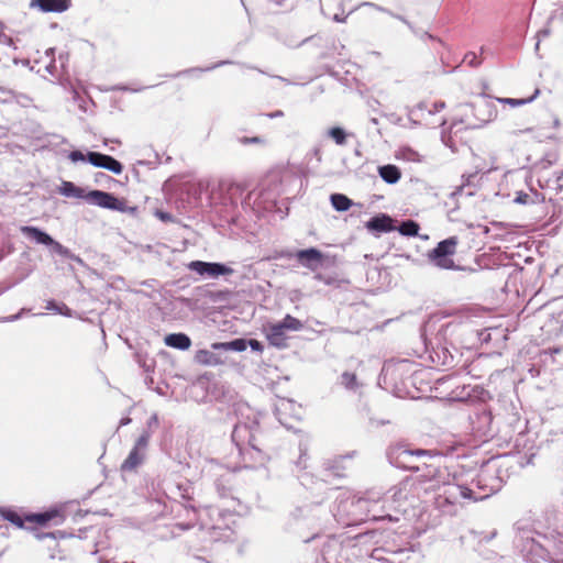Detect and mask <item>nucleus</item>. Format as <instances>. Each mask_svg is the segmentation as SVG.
Here are the masks:
<instances>
[{"label":"nucleus","mask_w":563,"mask_h":563,"mask_svg":"<svg viewBox=\"0 0 563 563\" xmlns=\"http://www.w3.org/2000/svg\"><path fill=\"white\" fill-rule=\"evenodd\" d=\"M428 452L424 450H408L405 448H396L389 452L390 463L397 467L416 470L419 472L416 482L424 492H439L437 503L440 507L444 505H456L457 500L449 497V487L459 486L460 478L451 474L446 467H442L435 462L426 463L423 466L410 465L413 456H423Z\"/></svg>","instance_id":"1"},{"label":"nucleus","mask_w":563,"mask_h":563,"mask_svg":"<svg viewBox=\"0 0 563 563\" xmlns=\"http://www.w3.org/2000/svg\"><path fill=\"white\" fill-rule=\"evenodd\" d=\"M239 421L232 431V441L245 462L263 465L267 456L264 452L263 433L260 429V412L246 404L236 408Z\"/></svg>","instance_id":"2"},{"label":"nucleus","mask_w":563,"mask_h":563,"mask_svg":"<svg viewBox=\"0 0 563 563\" xmlns=\"http://www.w3.org/2000/svg\"><path fill=\"white\" fill-rule=\"evenodd\" d=\"M498 473V466L494 460L489 461L481 467L470 484H464L460 479L459 486H450L448 490L449 497L457 500V504L461 499L484 500L501 489L503 478Z\"/></svg>","instance_id":"3"},{"label":"nucleus","mask_w":563,"mask_h":563,"mask_svg":"<svg viewBox=\"0 0 563 563\" xmlns=\"http://www.w3.org/2000/svg\"><path fill=\"white\" fill-rule=\"evenodd\" d=\"M461 123L467 129H479L493 121L497 115L495 101L487 96H481L472 103L465 104Z\"/></svg>","instance_id":"4"},{"label":"nucleus","mask_w":563,"mask_h":563,"mask_svg":"<svg viewBox=\"0 0 563 563\" xmlns=\"http://www.w3.org/2000/svg\"><path fill=\"white\" fill-rule=\"evenodd\" d=\"M194 486L192 483L186 478H179L177 481H169L165 484V492L169 498L181 499L187 504L184 505L185 510L189 517L190 523L181 526L183 529H189L194 526V521L197 520V509L191 501L194 500Z\"/></svg>","instance_id":"5"},{"label":"nucleus","mask_w":563,"mask_h":563,"mask_svg":"<svg viewBox=\"0 0 563 563\" xmlns=\"http://www.w3.org/2000/svg\"><path fill=\"white\" fill-rule=\"evenodd\" d=\"M457 244L456 236H450L439 242L427 255L429 263L440 269H459L453 260Z\"/></svg>","instance_id":"6"},{"label":"nucleus","mask_w":563,"mask_h":563,"mask_svg":"<svg viewBox=\"0 0 563 563\" xmlns=\"http://www.w3.org/2000/svg\"><path fill=\"white\" fill-rule=\"evenodd\" d=\"M21 232L24 236H26L30 240H33L37 244L49 246L52 252L63 257H67L71 261H75L79 264H82V260L78 255L71 253L69 249L65 247L59 242L55 241L49 234L42 231L41 229L36 227L25 225L21 227Z\"/></svg>","instance_id":"7"},{"label":"nucleus","mask_w":563,"mask_h":563,"mask_svg":"<svg viewBox=\"0 0 563 563\" xmlns=\"http://www.w3.org/2000/svg\"><path fill=\"white\" fill-rule=\"evenodd\" d=\"M150 439L151 431H143L130 451L128 457L122 463V472H134L144 462Z\"/></svg>","instance_id":"8"},{"label":"nucleus","mask_w":563,"mask_h":563,"mask_svg":"<svg viewBox=\"0 0 563 563\" xmlns=\"http://www.w3.org/2000/svg\"><path fill=\"white\" fill-rule=\"evenodd\" d=\"M380 494L378 493H368L364 497L353 498L351 505L355 508L353 511L354 515H364L365 517H371L373 520L387 519L389 521H396L397 518H394L390 515L386 516H376L375 514L371 515L372 506L377 504L380 500Z\"/></svg>","instance_id":"9"},{"label":"nucleus","mask_w":563,"mask_h":563,"mask_svg":"<svg viewBox=\"0 0 563 563\" xmlns=\"http://www.w3.org/2000/svg\"><path fill=\"white\" fill-rule=\"evenodd\" d=\"M188 268L201 276L217 278L221 275H231L233 269L221 263H210L202 261H192L188 264Z\"/></svg>","instance_id":"10"},{"label":"nucleus","mask_w":563,"mask_h":563,"mask_svg":"<svg viewBox=\"0 0 563 563\" xmlns=\"http://www.w3.org/2000/svg\"><path fill=\"white\" fill-rule=\"evenodd\" d=\"M86 200L100 208L122 211L124 209V202L119 200L110 192L101 190H91L86 195Z\"/></svg>","instance_id":"11"},{"label":"nucleus","mask_w":563,"mask_h":563,"mask_svg":"<svg viewBox=\"0 0 563 563\" xmlns=\"http://www.w3.org/2000/svg\"><path fill=\"white\" fill-rule=\"evenodd\" d=\"M70 5L69 0H32L31 7H37L43 12H64Z\"/></svg>","instance_id":"12"},{"label":"nucleus","mask_w":563,"mask_h":563,"mask_svg":"<svg viewBox=\"0 0 563 563\" xmlns=\"http://www.w3.org/2000/svg\"><path fill=\"white\" fill-rule=\"evenodd\" d=\"M366 228L368 231L377 233L390 232L394 230L393 220L387 214L373 217L366 222Z\"/></svg>","instance_id":"13"},{"label":"nucleus","mask_w":563,"mask_h":563,"mask_svg":"<svg viewBox=\"0 0 563 563\" xmlns=\"http://www.w3.org/2000/svg\"><path fill=\"white\" fill-rule=\"evenodd\" d=\"M407 365L408 363L406 361H401L398 364L385 365L382 369L379 379L385 384H391L398 377L402 376L405 372H407L405 368Z\"/></svg>","instance_id":"14"},{"label":"nucleus","mask_w":563,"mask_h":563,"mask_svg":"<svg viewBox=\"0 0 563 563\" xmlns=\"http://www.w3.org/2000/svg\"><path fill=\"white\" fill-rule=\"evenodd\" d=\"M268 342L276 347L286 346L285 330L279 323L268 324L265 329Z\"/></svg>","instance_id":"15"},{"label":"nucleus","mask_w":563,"mask_h":563,"mask_svg":"<svg viewBox=\"0 0 563 563\" xmlns=\"http://www.w3.org/2000/svg\"><path fill=\"white\" fill-rule=\"evenodd\" d=\"M545 197L543 194L531 189L529 192L517 191L514 202L518 205H540L544 203Z\"/></svg>","instance_id":"16"},{"label":"nucleus","mask_w":563,"mask_h":563,"mask_svg":"<svg viewBox=\"0 0 563 563\" xmlns=\"http://www.w3.org/2000/svg\"><path fill=\"white\" fill-rule=\"evenodd\" d=\"M164 342L167 346L177 350H188L191 345L190 338L185 333H172L165 336Z\"/></svg>","instance_id":"17"},{"label":"nucleus","mask_w":563,"mask_h":563,"mask_svg":"<svg viewBox=\"0 0 563 563\" xmlns=\"http://www.w3.org/2000/svg\"><path fill=\"white\" fill-rule=\"evenodd\" d=\"M298 261L306 267L313 268L312 262H319L322 258V253L317 249L301 250L297 253Z\"/></svg>","instance_id":"18"},{"label":"nucleus","mask_w":563,"mask_h":563,"mask_svg":"<svg viewBox=\"0 0 563 563\" xmlns=\"http://www.w3.org/2000/svg\"><path fill=\"white\" fill-rule=\"evenodd\" d=\"M339 550L340 543L336 540L332 539L328 541L321 550L323 563H338L336 553L339 552Z\"/></svg>","instance_id":"19"},{"label":"nucleus","mask_w":563,"mask_h":563,"mask_svg":"<svg viewBox=\"0 0 563 563\" xmlns=\"http://www.w3.org/2000/svg\"><path fill=\"white\" fill-rule=\"evenodd\" d=\"M378 174L384 181L390 185L396 184L401 177L399 168L390 164L380 166L378 168Z\"/></svg>","instance_id":"20"},{"label":"nucleus","mask_w":563,"mask_h":563,"mask_svg":"<svg viewBox=\"0 0 563 563\" xmlns=\"http://www.w3.org/2000/svg\"><path fill=\"white\" fill-rule=\"evenodd\" d=\"M247 341L245 339H235L230 342L224 343H214L212 345L213 349L218 350H224V351H235V352H242L246 350Z\"/></svg>","instance_id":"21"},{"label":"nucleus","mask_w":563,"mask_h":563,"mask_svg":"<svg viewBox=\"0 0 563 563\" xmlns=\"http://www.w3.org/2000/svg\"><path fill=\"white\" fill-rule=\"evenodd\" d=\"M332 207L336 211H346L353 205V201L343 194H332L330 197Z\"/></svg>","instance_id":"22"},{"label":"nucleus","mask_w":563,"mask_h":563,"mask_svg":"<svg viewBox=\"0 0 563 563\" xmlns=\"http://www.w3.org/2000/svg\"><path fill=\"white\" fill-rule=\"evenodd\" d=\"M60 194L65 197H74V198H86L84 189L75 186L70 181H63L60 187Z\"/></svg>","instance_id":"23"},{"label":"nucleus","mask_w":563,"mask_h":563,"mask_svg":"<svg viewBox=\"0 0 563 563\" xmlns=\"http://www.w3.org/2000/svg\"><path fill=\"white\" fill-rule=\"evenodd\" d=\"M196 360L200 364L210 365V366L217 365L220 363L219 357L214 353L207 351V350L198 351L196 354Z\"/></svg>","instance_id":"24"},{"label":"nucleus","mask_w":563,"mask_h":563,"mask_svg":"<svg viewBox=\"0 0 563 563\" xmlns=\"http://www.w3.org/2000/svg\"><path fill=\"white\" fill-rule=\"evenodd\" d=\"M539 89L534 90V93L531 97L528 98H520V99H514V98H497L496 101L499 103L509 104L511 107H519L527 103L532 102L539 95Z\"/></svg>","instance_id":"25"},{"label":"nucleus","mask_w":563,"mask_h":563,"mask_svg":"<svg viewBox=\"0 0 563 563\" xmlns=\"http://www.w3.org/2000/svg\"><path fill=\"white\" fill-rule=\"evenodd\" d=\"M327 135L331 137L336 145L342 146L346 143V139L350 134L344 129L334 126L328 130Z\"/></svg>","instance_id":"26"},{"label":"nucleus","mask_w":563,"mask_h":563,"mask_svg":"<svg viewBox=\"0 0 563 563\" xmlns=\"http://www.w3.org/2000/svg\"><path fill=\"white\" fill-rule=\"evenodd\" d=\"M56 516H57V511H46V512H42V514L29 515L25 517V520L43 526Z\"/></svg>","instance_id":"27"},{"label":"nucleus","mask_w":563,"mask_h":563,"mask_svg":"<svg viewBox=\"0 0 563 563\" xmlns=\"http://www.w3.org/2000/svg\"><path fill=\"white\" fill-rule=\"evenodd\" d=\"M294 407V402L291 400H288V399H282L277 405H276V416L278 417V420L284 426H287V420L286 418L284 417L285 413Z\"/></svg>","instance_id":"28"},{"label":"nucleus","mask_w":563,"mask_h":563,"mask_svg":"<svg viewBox=\"0 0 563 563\" xmlns=\"http://www.w3.org/2000/svg\"><path fill=\"white\" fill-rule=\"evenodd\" d=\"M0 514L3 519L10 521L12 525L16 526L18 528H23L24 520L16 511L3 508L0 510Z\"/></svg>","instance_id":"29"},{"label":"nucleus","mask_w":563,"mask_h":563,"mask_svg":"<svg viewBox=\"0 0 563 563\" xmlns=\"http://www.w3.org/2000/svg\"><path fill=\"white\" fill-rule=\"evenodd\" d=\"M419 224L412 220L404 221L398 231L400 234L406 236H416L419 232Z\"/></svg>","instance_id":"30"},{"label":"nucleus","mask_w":563,"mask_h":563,"mask_svg":"<svg viewBox=\"0 0 563 563\" xmlns=\"http://www.w3.org/2000/svg\"><path fill=\"white\" fill-rule=\"evenodd\" d=\"M278 323L284 330L298 331L302 328L301 321L290 314H286V317Z\"/></svg>","instance_id":"31"},{"label":"nucleus","mask_w":563,"mask_h":563,"mask_svg":"<svg viewBox=\"0 0 563 563\" xmlns=\"http://www.w3.org/2000/svg\"><path fill=\"white\" fill-rule=\"evenodd\" d=\"M559 161V155L555 152L547 153L537 164L536 167L540 169H548Z\"/></svg>","instance_id":"32"},{"label":"nucleus","mask_w":563,"mask_h":563,"mask_svg":"<svg viewBox=\"0 0 563 563\" xmlns=\"http://www.w3.org/2000/svg\"><path fill=\"white\" fill-rule=\"evenodd\" d=\"M102 168L108 169L117 175L121 174L123 170L122 164L109 155H106V159H104Z\"/></svg>","instance_id":"33"},{"label":"nucleus","mask_w":563,"mask_h":563,"mask_svg":"<svg viewBox=\"0 0 563 563\" xmlns=\"http://www.w3.org/2000/svg\"><path fill=\"white\" fill-rule=\"evenodd\" d=\"M341 384L350 390H355L358 387L356 375L353 373L344 372L341 375Z\"/></svg>","instance_id":"34"},{"label":"nucleus","mask_w":563,"mask_h":563,"mask_svg":"<svg viewBox=\"0 0 563 563\" xmlns=\"http://www.w3.org/2000/svg\"><path fill=\"white\" fill-rule=\"evenodd\" d=\"M87 159L91 165L102 168L104 159H106V154H101V153H97V152H88Z\"/></svg>","instance_id":"35"},{"label":"nucleus","mask_w":563,"mask_h":563,"mask_svg":"<svg viewBox=\"0 0 563 563\" xmlns=\"http://www.w3.org/2000/svg\"><path fill=\"white\" fill-rule=\"evenodd\" d=\"M444 107H445V103L443 101H438V102L432 103L431 109H429L428 104L424 102L419 103L417 108H418V110H421V111L427 110L429 114H433V113L439 112L442 109H444Z\"/></svg>","instance_id":"36"},{"label":"nucleus","mask_w":563,"mask_h":563,"mask_svg":"<svg viewBox=\"0 0 563 563\" xmlns=\"http://www.w3.org/2000/svg\"><path fill=\"white\" fill-rule=\"evenodd\" d=\"M14 90L0 86V103H10L13 101Z\"/></svg>","instance_id":"37"},{"label":"nucleus","mask_w":563,"mask_h":563,"mask_svg":"<svg viewBox=\"0 0 563 563\" xmlns=\"http://www.w3.org/2000/svg\"><path fill=\"white\" fill-rule=\"evenodd\" d=\"M13 101L21 104L22 107H29L32 103V99L27 95L16 91L14 92Z\"/></svg>","instance_id":"38"},{"label":"nucleus","mask_w":563,"mask_h":563,"mask_svg":"<svg viewBox=\"0 0 563 563\" xmlns=\"http://www.w3.org/2000/svg\"><path fill=\"white\" fill-rule=\"evenodd\" d=\"M443 355L439 357V363L444 366H451L453 363V355L450 353V351L446 347L442 349Z\"/></svg>","instance_id":"39"},{"label":"nucleus","mask_w":563,"mask_h":563,"mask_svg":"<svg viewBox=\"0 0 563 563\" xmlns=\"http://www.w3.org/2000/svg\"><path fill=\"white\" fill-rule=\"evenodd\" d=\"M240 143L243 144V145H249V144H264L265 143V140L260 137V136H253V137H246V136H243L241 139H239Z\"/></svg>","instance_id":"40"},{"label":"nucleus","mask_w":563,"mask_h":563,"mask_svg":"<svg viewBox=\"0 0 563 563\" xmlns=\"http://www.w3.org/2000/svg\"><path fill=\"white\" fill-rule=\"evenodd\" d=\"M464 62L466 64H468L470 66L472 67H476L481 64V60L477 59V56L475 53H467L465 56H464Z\"/></svg>","instance_id":"41"},{"label":"nucleus","mask_w":563,"mask_h":563,"mask_svg":"<svg viewBox=\"0 0 563 563\" xmlns=\"http://www.w3.org/2000/svg\"><path fill=\"white\" fill-rule=\"evenodd\" d=\"M554 185L556 192H561L563 190V170L554 173Z\"/></svg>","instance_id":"42"},{"label":"nucleus","mask_w":563,"mask_h":563,"mask_svg":"<svg viewBox=\"0 0 563 563\" xmlns=\"http://www.w3.org/2000/svg\"><path fill=\"white\" fill-rule=\"evenodd\" d=\"M155 216L163 222H174L175 219L173 217V214H170L169 212H165L163 210H156L155 211Z\"/></svg>","instance_id":"43"},{"label":"nucleus","mask_w":563,"mask_h":563,"mask_svg":"<svg viewBox=\"0 0 563 563\" xmlns=\"http://www.w3.org/2000/svg\"><path fill=\"white\" fill-rule=\"evenodd\" d=\"M68 157L73 163L84 162L87 158V156L80 151L70 152Z\"/></svg>","instance_id":"44"},{"label":"nucleus","mask_w":563,"mask_h":563,"mask_svg":"<svg viewBox=\"0 0 563 563\" xmlns=\"http://www.w3.org/2000/svg\"><path fill=\"white\" fill-rule=\"evenodd\" d=\"M306 461H307V448H302L300 445V456H299V460L297 461L298 467L306 468L307 467Z\"/></svg>","instance_id":"45"},{"label":"nucleus","mask_w":563,"mask_h":563,"mask_svg":"<svg viewBox=\"0 0 563 563\" xmlns=\"http://www.w3.org/2000/svg\"><path fill=\"white\" fill-rule=\"evenodd\" d=\"M247 344L251 346L252 350L254 351H258V352H262L263 351V345L261 342H258L257 340H250L247 341Z\"/></svg>","instance_id":"46"},{"label":"nucleus","mask_w":563,"mask_h":563,"mask_svg":"<svg viewBox=\"0 0 563 563\" xmlns=\"http://www.w3.org/2000/svg\"><path fill=\"white\" fill-rule=\"evenodd\" d=\"M57 313L66 316V317H70L71 310L65 303H62V305H59V308L57 309Z\"/></svg>","instance_id":"47"},{"label":"nucleus","mask_w":563,"mask_h":563,"mask_svg":"<svg viewBox=\"0 0 563 563\" xmlns=\"http://www.w3.org/2000/svg\"><path fill=\"white\" fill-rule=\"evenodd\" d=\"M24 311H25V309H22L19 313L13 314V316H9V317H5V318H2L0 321L1 322H12V321H15V320L21 318V316H22V313Z\"/></svg>","instance_id":"48"},{"label":"nucleus","mask_w":563,"mask_h":563,"mask_svg":"<svg viewBox=\"0 0 563 563\" xmlns=\"http://www.w3.org/2000/svg\"><path fill=\"white\" fill-rule=\"evenodd\" d=\"M158 426V416L156 413L152 415V417L147 421L148 429L156 428Z\"/></svg>","instance_id":"49"},{"label":"nucleus","mask_w":563,"mask_h":563,"mask_svg":"<svg viewBox=\"0 0 563 563\" xmlns=\"http://www.w3.org/2000/svg\"><path fill=\"white\" fill-rule=\"evenodd\" d=\"M47 310L49 311H55L57 312V309L59 308V305H57L54 300H48L46 302V307H45Z\"/></svg>","instance_id":"50"},{"label":"nucleus","mask_w":563,"mask_h":563,"mask_svg":"<svg viewBox=\"0 0 563 563\" xmlns=\"http://www.w3.org/2000/svg\"><path fill=\"white\" fill-rule=\"evenodd\" d=\"M216 486H217V489H218V492H219V495H220L221 497H227V492H225L224 487H223V488H221V486H220V483H219V482H217V483H216Z\"/></svg>","instance_id":"51"},{"label":"nucleus","mask_w":563,"mask_h":563,"mask_svg":"<svg viewBox=\"0 0 563 563\" xmlns=\"http://www.w3.org/2000/svg\"><path fill=\"white\" fill-rule=\"evenodd\" d=\"M283 115H284V113H283V111H280V110H277V111H275V112H272V113H268V114H267V117H268V118H271V119H273V118H279V117H283Z\"/></svg>","instance_id":"52"},{"label":"nucleus","mask_w":563,"mask_h":563,"mask_svg":"<svg viewBox=\"0 0 563 563\" xmlns=\"http://www.w3.org/2000/svg\"><path fill=\"white\" fill-rule=\"evenodd\" d=\"M131 422V419L129 417L122 418L120 420L119 427L126 426Z\"/></svg>","instance_id":"53"},{"label":"nucleus","mask_w":563,"mask_h":563,"mask_svg":"<svg viewBox=\"0 0 563 563\" xmlns=\"http://www.w3.org/2000/svg\"><path fill=\"white\" fill-rule=\"evenodd\" d=\"M46 69H47V71H48L49 74H54V69H55V62H54V60H52V62L49 63V65H47Z\"/></svg>","instance_id":"54"},{"label":"nucleus","mask_w":563,"mask_h":563,"mask_svg":"<svg viewBox=\"0 0 563 563\" xmlns=\"http://www.w3.org/2000/svg\"><path fill=\"white\" fill-rule=\"evenodd\" d=\"M316 278L320 282L328 284V285L331 284L330 279H324L320 274L316 275Z\"/></svg>","instance_id":"55"},{"label":"nucleus","mask_w":563,"mask_h":563,"mask_svg":"<svg viewBox=\"0 0 563 563\" xmlns=\"http://www.w3.org/2000/svg\"><path fill=\"white\" fill-rule=\"evenodd\" d=\"M539 36H548L549 35V31L548 30H542L538 33Z\"/></svg>","instance_id":"56"},{"label":"nucleus","mask_w":563,"mask_h":563,"mask_svg":"<svg viewBox=\"0 0 563 563\" xmlns=\"http://www.w3.org/2000/svg\"><path fill=\"white\" fill-rule=\"evenodd\" d=\"M333 20L336 21V22H344L345 19L344 18H340L338 14H335L333 16Z\"/></svg>","instance_id":"57"},{"label":"nucleus","mask_w":563,"mask_h":563,"mask_svg":"<svg viewBox=\"0 0 563 563\" xmlns=\"http://www.w3.org/2000/svg\"><path fill=\"white\" fill-rule=\"evenodd\" d=\"M211 528L212 529H221V526L220 525H212Z\"/></svg>","instance_id":"58"},{"label":"nucleus","mask_w":563,"mask_h":563,"mask_svg":"<svg viewBox=\"0 0 563 563\" xmlns=\"http://www.w3.org/2000/svg\"><path fill=\"white\" fill-rule=\"evenodd\" d=\"M53 53H54V48H49V49H47V52H46V54H47V55H51V54H53Z\"/></svg>","instance_id":"59"},{"label":"nucleus","mask_w":563,"mask_h":563,"mask_svg":"<svg viewBox=\"0 0 563 563\" xmlns=\"http://www.w3.org/2000/svg\"><path fill=\"white\" fill-rule=\"evenodd\" d=\"M450 328H451V324H446V325H445V329H444V330H445V332H448V331L450 330Z\"/></svg>","instance_id":"60"},{"label":"nucleus","mask_w":563,"mask_h":563,"mask_svg":"<svg viewBox=\"0 0 563 563\" xmlns=\"http://www.w3.org/2000/svg\"><path fill=\"white\" fill-rule=\"evenodd\" d=\"M426 36L430 40H434V37L431 34H426Z\"/></svg>","instance_id":"61"},{"label":"nucleus","mask_w":563,"mask_h":563,"mask_svg":"<svg viewBox=\"0 0 563 563\" xmlns=\"http://www.w3.org/2000/svg\"><path fill=\"white\" fill-rule=\"evenodd\" d=\"M210 510H211V512L217 511V514L220 515V511H218V509L211 508Z\"/></svg>","instance_id":"62"},{"label":"nucleus","mask_w":563,"mask_h":563,"mask_svg":"<svg viewBox=\"0 0 563 563\" xmlns=\"http://www.w3.org/2000/svg\"><path fill=\"white\" fill-rule=\"evenodd\" d=\"M372 122H373L374 124H377V123H378L377 119H375V118H374V119H372Z\"/></svg>","instance_id":"63"},{"label":"nucleus","mask_w":563,"mask_h":563,"mask_svg":"<svg viewBox=\"0 0 563 563\" xmlns=\"http://www.w3.org/2000/svg\"><path fill=\"white\" fill-rule=\"evenodd\" d=\"M253 195H254V192H250L247 199L250 200Z\"/></svg>","instance_id":"64"}]
</instances>
